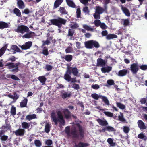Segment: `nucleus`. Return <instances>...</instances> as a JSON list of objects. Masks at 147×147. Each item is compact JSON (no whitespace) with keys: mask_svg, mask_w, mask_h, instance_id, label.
<instances>
[{"mask_svg":"<svg viewBox=\"0 0 147 147\" xmlns=\"http://www.w3.org/2000/svg\"><path fill=\"white\" fill-rule=\"evenodd\" d=\"M77 126L78 127L79 132L78 133L76 128L71 129L70 132V127L69 126L66 127L65 128V132L68 135L70 134L74 138L78 140H82L84 137V130L82 126L79 124H77Z\"/></svg>","mask_w":147,"mask_h":147,"instance_id":"obj_1","label":"nucleus"},{"mask_svg":"<svg viewBox=\"0 0 147 147\" xmlns=\"http://www.w3.org/2000/svg\"><path fill=\"white\" fill-rule=\"evenodd\" d=\"M57 114L58 116L57 118L56 116V113L54 111L52 112L51 114V117L55 124L56 125L58 122L63 126L65 125V121L64 119L61 112L59 110L57 111Z\"/></svg>","mask_w":147,"mask_h":147,"instance_id":"obj_2","label":"nucleus"},{"mask_svg":"<svg viewBox=\"0 0 147 147\" xmlns=\"http://www.w3.org/2000/svg\"><path fill=\"white\" fill-rule=\"evenodd\" d=\"M50 22L48 24L49 25H53L57 26L59 28H61L62 25H65L66 22V20L59 17L58 19H53L49 20Z\"/></svg>","mask_w":147,"mask_h":147,"instance_id":"obj_3","label":"nucleus"},{"mask_svg":"<svg viewBox=\"0 0 147 147\" xmlns=\"http://www.w3.org/2000/svg\"><path fill=\"white\" fill-rule=\"evenodd\" d=\"M85 47L88 49H92L94 47L98 48L100 47L99 43L96 41L93 40H89L85 42Z\"/></svg>","mask_w":147,"mask_h":147,"instance_id":"obj_4","label":"nucleus"},{"mask_svg":"<svg viewBox=\"0 0 147 147\" xmlns=\"http://www.w3.org/2000/svg\"><path fill=\"white\" fill-rule=\"evenodd\" d=\"M20 64L21 63L20 62H18L15 64L12 62H9L7 64H6V66H8V68L9 69L15 68L14 69L11 70L10 71L12 72L16 73L19 71L18 66L20 65Z\"/></svg>","mask_w":147,"mask_h":147,"instance_id":"obj_5","label":"nucleus"},{"mask_svg":"<svg viewBox=\"0 0 147 147\" xmlns=\"http://www.w3.org/2000/svg\"><path fill=\"white\" fill-rule=\"evenodd\" d=\"M72 74L74 76H77L79 74V70L76 67H68L65 74Z\"/></svg>","mask_w":147,"mask_h":147,"instance_id":"obj_6","label":"nucleus"},{"mask_svg":"<svg viewBox=\"0 0 147 147\" xmlns=\"http://www.w3.org/2000/svg\"><path fill=\"white\" fill-rule=\"evenodd\" d=\"M29 30L28 27L24 25H21L18 26L16 31L23 34L25 32H28Z\"/></svg>","mask_w":147,"mask_h":147,"instance_id":"obj_7","label":"nucleus"},{"mask_svg":"<svg viewBox=\"0 0 147 147\" xmlns=\"http://www.w3.org/2000/svg\"><path fill=\"white\" fill-rule=\"evenodd\" d=\"M60 92V96L63 99H65L67 98H69L72 95V93L71 92H66L64 90L61 91Z\"/></svg>","mask_w":147,"mask_h":147,"instance_id":"obj_8","label":"nucleus"},{"mask_svg":"<svg viewBox=\"0 0 147 147\" xmlns=\"http://www.w3.org/2000/svg\"><path fill=\"white\" fill-rule=\"evenodd\" d=\"M64 78L68 82H70L71 83L77 82L76 80V77L71 78L69 74H65L64 76Z\"/></svg>","mask_w":147,"mask_h":147,"instance_id":"obj_9","label":"nucleus"},{"mask_svg":"<svg viewBox=\"0 0 147 147\" xmlns=\"http://www.w3.org/2000/svg\"><path fill=\"white\" fill-rule=\"evenodd\" d=\"M130 69L133 74H136L139 69L137 63H134L130 66Z\"/></svg>","mask_w":147,"mask_h":147,"instance_id":"obj_10","label":"nucleus"},{"mask_svg":"<svg viewBox=\"0 0 147 147\" xmlns=\"http://www.w3.org/2000/svg\"><path fill=\"white\" fill-rule=\"evenodd\" d=\"M62 113L63 114L65 118L66 119L71 118V113L67 109H63Z\"/></svg>","mask_w":147,"mask_h":147,"instance_id":"obj_11","label":"nucleus"},{"mask_svg":"<svg viewBox=\"0 0 147 147\" xmlns=\"http://www.w3.org/2000/svg\"><path fill=\"white\" fill-rule=\"evenodd\" d=\"M32 45V42L31 41H28L25 43L21 46L19 45L20 47L22 50H26L29 49Z\"/></svg>","mask_w":147,"mask_h":147,"instance_id":"obj_12","label":"nucleus"},{"mask_svg":"<svg viewBox=\"0 0 147 147\" xmlns=\"http://www.w3.org/2000/svg\"><path fill=\"white\" fill-rule=\"evenodd\" d=\"M10 50L13 51V54H15L17 52L21 53L22 51L20 50V49L18 48L16 45H13L11 46Z\"/></svg>","mask_w":147,"mask_h":147,"instance_id":"obj_13","label":"nucleus"},{"mask_svg":"<svg viewBox=\"0 0 147 147\" xmlns=\"http://www.w3.org/2000/svg\"><path fill=\"white\" fill-rule=\"evenodd\" d=\"M96 121L99 125L102 126H106L108 124V122L105 119L102 120L100 118H98L96 120Z\"/></svg>","mask_w":147,"mask_h":147,"instance_id":"obj_14","label":"nucleus"},{"mask_svg":"<svg viewBox=\"0 0 147 147\" xmlns=\"http://www.w3.org/2000/svg\"><path fill=\"white\" fill-rule=\"evenodd\" d=\"M106 64L105 60L101 58H98L97 60L96 66H104Z\"/></svg>","mask_w":147,"mask_h":147,"instance_id":"obj_15","label":"nucleus"},{"mask_svg":"<svg viewBox=\"0 0 147 147\" xmlns=\"http://www.w3.org/2000/svg\"><path fill=\"white\" fill-rule=\"evenodd\" d=\"M25 130L22 129H19L14 132L16 136H23L25 133Z\"/></svg>","mask_w":147,"mask_h":147,"instance_id":"obj_16","label":"nucleus"},{"mask_svg":"<svg viewBox=\"0 0 147 147\" xmlns=\"http://www.w3.org/2000/svg\"><path fill=\"white\" fill-rule=\"evenodd\" d=\"M129 71L127 69H123L119 70L117 74L119 76L122 77L125 76L127 74H129Z\"/></svg>","mask_w":147,"mask_h":147,"instance_id":"obj_17","label":"nucleus"},{"mask_svg":"<svg viewBox=\"0 0 147 147\" xmlns=\"http://www.w3.org/2000/svg\"><path fill=\"white\" fill-rule=\"evenodd\" d=\"M137 123L139 128L141 130H144L146 129V127L145 124L142 120H139L137 122Z\"/></svg>","mask_w":147,"mask_h":147,"instance_id":"obj_18","label":"nucleus"},{"mask_svg":"<svg viewBox=\"0 0 147 147\" xmlns=\"http://www.w3.org/2000/svg\"><path fill=\"white\" fill-rule=\"evenodd\" d=\"M17 4L18 7L20 9H23L25 7L24 3L22 0H18Z\"/></svg>","mask_w":147,"mask_h":147,"instance_id":"obj_19","label":"nucleus"},{"mask_svg":"<svg viewBox=\"0 0 147 147\" xmlns=\"http://www.w3.org/2000/svg\"><path fill=\"white\" fill-rule=\"evenodd\" d=\"M75 33V30L71 29H69L68 30V33L67 34V36H70V40H74V37H72L74 35V34Z\"/></svg>","mask_w":147,"mask_h":147,"instance_id":"obj_20","label":"nucleus"},{"mask_svg":"<svg viewBox=\"0 0 147 147\" xmlns=\"http://www.w3.org/2000/svg\"><path fill=\"white\" fill-rule=\"evenodd\" d=\"M35 33L34 32L30 31L28 33H26L22 36L23 38H32L34 36Z\"/></svg>","mask_w":147,"mask_h":147,"instance_id":"obj_21","label":"nucleus"},{"mask_svg":"<svg viewBox=\"0 0 147 147\" xmlns=\"http://www.w3.org/2000/svg\"><path fill=\"white\" fill-rule=\"evenodd\" d=\"M9 27V26L7 23L3 21H0V29H3Z\"/></svg>","mask_w":147,"mask_h":147,"instance_id":"obj_22","label":"nucleus"},{"mask_svg":"<svg viewBox=\"0 0 147 147\" xmlns=\"http://www.w3.org/2000/svg\"><path fill=\"white\" fill-rule=\"evenodd\" d=\"M63 1V0H56L54 3L53 9H54L57 8Z\"/></svg>","mask_w":147,"mask_h":147,"instance_id":"obj_23","label":"nucleus"},{"mask_svg":"<svg viewBox=\"0 0 147 147\" xmlns=\"http://www.w3.org/2000/svg\"><path fill=\"white\" fill-rule=\"evenodd\" d=\"M90 145L89 144L87 143H84L80 142L77 144L75 145V147H87Z\"/></svg>","mask_w":147,"mask_h":147,"instance_id":"obj_24","label":"nucleus"},{"mask_svg":"<svg viewBox=\"0 0 147 147\" xmlns=\"http://www.w3.org/2000/svg\"><path fill=\"white\" fill-rule=\"evenodd\" d=\"M73 56L71 55H67L64 56H61L62 59H64L67 62H70L73 59Z\"/></svg>","mask_w":147,"mask_h":147,"instance_id":"obj_25","label":"nucleus"},{"mask_svg":"<svg viewBox=\"0 0 147 147\" xmlns=\"http://www.w3.org/2000/svg\"><path fill=\"white\" fill-rule=\"evenodd\" d=\"M9 45L8 43L7 44L0 49V57H1L5 53L7 48Z\"/></svg>","mask_w":147,"mask_h":147,"instance_id":"obj_26","label":"nucleus"},{"mask_svg":"<svg viewBox=\"0 0 147 147\" xmlns=\"http://www.w3.org/2000/svg\"><path fill=\"white\" fill-rule=\"evenodd\" d=\"M24 98V99L22 100L20 103V106L21 108L26 107L27 106L28 99L25 98Z\"/></svg>","mask_w":147,"mask_h":147,"instance_id":"obj_27","label":"nucleus"},{"mask_svg":"<svg viewBox=\"0 0 147 147\" xmlns=\"http://www.w3.org/2000/svg\"><path fill=\"white\" fill-rule=\"evenodd\" d=\"M36 118V115L35 114H33L26 115V120L30 121Z\"/></svg>","mask_w":147,"mask_h":147,"instance_id":"obj_28","label":"nucleus"},{"mask_svg":"<svg viewBox=\"0 0 147 147\" xmlns=\"http://www.w3.org/2000/svg\"><path fill=\"white\" fill-rule=\"evenodd\" d=\"M117 35L114 34H108L107 36L106 37V39L107 40H110L117 38Z\"/></svg>","mask_w":147,"mask_h":147,"instance_id":"obj_29","label":"nucleus"},{"mask_svg":"<svg viewBox=\"0 0 147 147\" xmlns=\"http://www.w3.org/2000/svg\"><path fill=\"white\" fill-rule=\"evenodd\" d=\"M104 11V9L99 6H97L95 12L100 14H102Z\"/></svg>","mask_w":147,"mask_h":147,"instance_id":"obj_30","label":"nucleus"},{"mask_svg":"<svg viewBox=\"0 0 147 147\" xmlns=\"http://www.w3.org/2000/svg\"><path fill=\"white\" fill-rule=\"evenodd\" d=\"M66 2L68 5L72 8H75L76 5L74 2L71 0H66Z\"/></svg>","mask_w":147,"mask_h":147,"instance_id":"obj_31","label":"nucleus"},{"mask_svg":"<svg viewBox=\"0 0 147 147\" xmlns=\"http://www.w3.org/2000/svg\"><path fill=\"white\" fill-rule=\"evenodd\" d=\"M2 128L3 129L5 130L6 131L10 130L11 129V127L10 125V124L7 123H6L5 125H3L2 127Z\"/></svg>","mask_w":147,"mask_h":147,"instance_id":"obj_32","label":"nucleus"},{"mask_svg":"<svg viewBox=\"0 0 147 147\" xmlns=\"http://www.w3.org/2000/svg\"><path fill=\"white\" fill-rule=\"evenodd\" d=\"M13 12L16 16L21 17L22 16L20 11L17 8H15L13 11Z\"/></svg>","mask_w":147,"mask_h":147,"instance_id":"obj_33","label":"nucleus"},{"mask_svg":"<svg viewBox=\"0 0 147 147\" xmlns=\"http://www.w3.org/2000/svg\"><path fill=\"white\" fill-rule=\"evenodd\" d=\"M112 69V67L108 66L107 67H102L101 68V71L103 73H109Z\"/></svg>","mask_w":147,"mask_h":147,"instance_id":"obj_34","label":"nucleus"},{"mask_svg":"<svg viewBox=\"0 0 147 147\" xmlns=\"http://www.w3.org/2000/svg\"><path fill=\"white\" fill-rule=\"evenodd\" d=\"M38 80L42 85H44L46 81L47 78L44 76H41L39 77Z\"/></svg>","mask_w":147,"mask_h":147,"instance_id":"obj_35","label":"nucleus"},{"mask_svg":"<svg viewBox=\"0 0 147 147\" xmlns=\"http://www.w3.org/2000/svg\"><path fill=\"white\" fill-rule=\"evenodd\" d=\"M122 9L126 16H129L130 15V13L129 10L125 7H122Z\"/></svg>","mask_w":147,"mask_h":147,"instance_id":"obj_36","label":"nucleus"},{"mask_svg":"<svg viewBox=\"0 0 147 147\" xmlns=\"http://www.w3.org/2000/svg\"><path fill=\"white\" fill-rule=\"evenodd\" d=\"M51 124L47 123L45 126V131L47 133H48L50 131L51 127Z\"/></svg>","mask_w":147,"mask_h":147,"instance_id":"obj_37","label":"nucleus"},{"mask_svg":"<svg viewBox=\"0 0 147 147\" xmlns=\"http://www.w3.org/2000/svg\"><path fill=\"white\" fill-rule=\"evenodd\" d=\"M107 142L110 146L112 147H114L116 145V143L113 142V140L111 138H108L107 140Z\"/></svg>","mask_w":147,"mask_h":147,"instance_id":"obj_38","label":"nucleus"},{"mask_svg":"<svg viewBox=\"0 0 147 147\" xmlns=\"http://www.w3.org/2000/svg\"><path fill=\"white\" fill-rule=\"evenodd\" d=\"M120 114L121 115L118 116V120L123 123H127L125 119L124 118L123 114L121 113H120Z\"/></svg>","mask_w":147,"mask_h":147,"instance_id":"obj_39","label":"nucleus"},{"mask_svg":"<svg viewBox=\"0 0 147 147\" xmlns=\"http://www.w3.org/2000/svg\"><path fill=\"white\" fill-rule=\"evenodd\" d=\"M21 125L22 127L24 129H28L30 126V124L26 122H22L21 124Z\"/></svg>","mask_w":147,"mask_h":147,"instance_id":"obj_40","label":"nucleus"},{"mask_svg":"<svg viewBox=\"0 0 147 147\" xmlns=\"http://www.w3.org/2000/svg\"><path fill=\"white\" fill-rule=\"evenodd\" d=\"M100 98L102 100V101L106 105H109V101L106 96H103L102 95Z\"/></svg>","mask_w":147,"mask_h":147,"instance_id":"obj_41","label":"nucleus"},{"mask_svg":"<svg viewBox=\"0 0 147 147\" xmlns=\"http://www.w3.org/2000/svg\"><path fill=\"white\" fill-rule=\"evenodd\" d=\"M138 137L139 138L142 139L145 141L147 140V137L142 133L139 134L138 135Z\"/></svg>","mask_w":147,"mask_h":147,"instance_id":"obj_42","label":"nucleus"},{"mask_svg":"<svg viewBox=\"0 0 147 147\" xmlns=\"http://www.w3.org/2000/svg\"><path fill=\"white\" fill-rule=\"evenodd\" d=\"M10 113L13 116L16 115V108L13 105L12 106L11 108Z\"/></svg>","mask_w":147,"mask_h":147,"instance_id":"obj_43","label":"nucleus"},{"mask_svg":"<svg viewBox=\"0 0 147 147\" xmlns=\"http://www.w3.org/2000/svg\"><path fill=\"white\" fill-rule=\"evenodd\" d=\"M102 95H98L96 93H94L91 94V96L94 99L98 100L99 98H100Z\"/></svg>","mask_w":147,"mask_h":147,"instance_id":"obj_44","label":"nucleus"},{"mask_svg":"<svg viewBox=\"0 0 147 147\" xmlns=\"http://www.w3.org/2000/svg\"><path fill=\"white\" fill-rule=\"evenodd\" d=\"M59 11L60 13L62 14H66L68 13L64 7H60Z\"/></svg>","mask_w":147,"mask_h":147,"instance_id":"obj_45","label":"nucleus"},{"mask_svg":"<svg viewBox=\"0 0 147 147\" xmlns=\"http://www.w3.org/2000/svg\"><path fill=\"white\" fill-rule=\"evenodd\" d=\"M83 27L88 31H93V28L86 24H84L83 25Z\"/></svg>","mask_w":147,"mask_h":147,"instance_id":"obj_46","label":"nucleus"},{"mask_svg":"<svg viewBox=\"0 0 147 147\" xmlns=\"http://www.w3.org/2000/svg\"><path fill=\"white\" fill-rule=\"evenodd\" d=\"M116 104L117 107L123 110L125 108V105L121 103L117 102Z\"/></svg>","mask_w":147,"mask_h":147,"instance_id":"obj_47","label":"nucleus"},{"mask_svg":"<svg viewBox=\"0 0 147 147\" xmlns=\"http://www.w3.org/2000/svg\"><path fill=\"white\" fill-rule=\"evenodd\" d=\"M34 143L36 147H40L42 144V143L39 140H35L34 141Z\"/></svg>","mask_w":147,"mask_h":147,"instance_id":"obj_48","label":"nucleus"},{"mask_svg":"<svg viewBox=\"0 0 147 147\" xmlns=\"http://www.w3.org/2000/svg\"><path fill=\"white\" fill-rule=\"evenodd\" d=\"M123 20V25L124 26H127L129 25L130 22L129 19H124Z\"/></svg>","mask_w":147,"mask_h":147,"instance_id":"obj_49","label":"nucleus"},{"mask_svg":"<svg viewBox=\"0 0 147 147\" xmlns=\"http://www.w3.org/2000/svg\"><path fill=\"white\" fill-rule=\"evenodd\" d=\"M107 131L109 132H115L116 131L115 129L113 127L111 126H106Z\"/></svg>","mask_w":147,"mask_h":147,"instance_id":"obj_50","label":"nucleus"},{"mask_svg":"<svg viewBox=\"0 0 147 147\" xmlns=\"http://www.w3.org/2000/svg\"><path fill=\"white\" fill-rule=\"evenodd\" d=\"M13 101L12 102V103H14L15 102L16 100L19 98V96L15 92L13 94Z\"/></svg>","mask_w":147,"mask_h":147,"instance_id":"obj_51","label":"nucleus"},{"mask_svg":"<svg viewBox=\"0 0 147 147\" xmlns=\"http://www.w3.org/2000/svg\"><path fill=\"white\" fill-rule=\"evenodd\" d=\"M104 113L109 117H112L113 116V113L109 111H104Z\"/></svg>","mask_w":147,"mask_h":147,"instance_id":"obj_52","label":"nucleus"},{"mask_svg":"<svg viewBox=\"0 0 147 147\" xmlns=\"http://www.w3.org/2000/svg\"><path fill=\"white\" fill-rule=\"evenodd\" d=\"M79 27L78 25L75 23L74 24H70V27L71 28V29H76Z\"/></svg>","mask_w":147,"mask_h":147,"instance_id":"obj_53","label":"nucleus"},{"mask_svg":"<svg viewBox=\"0 0 147 147\" xmlns=\"http://www.w3.org/2000/svg\"><path fill=\"white\" fill-rule=\"evenodd\" d=\"M94 24L96 27H98L101 24L100 20H96L94 21Z\"/></svg>","mask_w":147,"mask_h":147,"instance_id":"obj_54","label":"nucleus"},{"mask_svg":"<svg viewBox=\"0 0 147 147\" xmlns=\"http://www.w3.org/2000/svg\"><path fill=\"white\" fill-rule=\"evenodd\" d=\"M76 14L77 15V17L78 18H81V10L80 8H78L77 9Z\"/></svg>","mask_w":147,"mask_h":147,"instance_id":"obj_55","label":"nucleus"},{"mask_svg":"<svg viewBox=\"0 0 147 147\" xmlns=\"http://www.w3.org/2000/svg\"><path fill=\"white\" fill-rule=\"evenodd\" d=\"M42 53L45 56H47L49 54L47 48L46 47L43 49Z\"/></svg>","mask_w":147,"mask_h":147,"instance_id":"obj_56","label":"nucleus"},{"mask_svg":"<svg viewBox=\"0 0 147 147\" xmlns=\"http://www.w3.org/2000/svg\"><path fill=\"white\" fill-rule=\"evenodd\" d=\"M140 102L142 104H146V103H147V99H146V98H141L140 101Z\"/></svg>","mask_w":147,"mask_h":147,"instance_id":"obj_57","label":"nucleus"},{"mask_svg":"<svg viewBox=\"0 0 147 147\" xmlns=\"http://www.w3.org/2000/svg\"><path fill=\"white\" fill-rule=\"evenodd\" d=\"M100 14L98 13H96V12H95V13L93 14V16L95 19L99 20L100 18Z\"/></svg>","mask_w":147,"mask_h":147,"instance_id":"obj_58","label":"nucleus"},{"mask_svg":"<svg viewBox=\"0 0 147 147\" xmlns=\"http://www.w3.org/2000/svg\"><path fill=\"white\" fill-rule=\"evenodd\" d=\"M53 67L52 66L49 64H47L45 67V69H46L47 71H51Z\"/></svg>","mask_w":147,"mask_h":147,"instance_id":"obj_59","label":"nucleus"},{"mask_svg":"<svg viewBox=\"0 0 147 147\" xmlns=\"http://www.w3.org/2000/svg\"><path fill=\"white\" fill-rule=\"evenodd\" d=\"M8 136L7 135H3L0 137V139L2 141H5L8 139Z\"/></svg>","mask_w":147,"mask_h":147,"instance_id":"obj_60","label":"nucleus"},{"mask_svg":"<svg viewBox=\"0 0 147 147\" xmlns=\"http://www.w3.org/2000/svg\"><path fill=\"white\" fill-rule=\"evenodd\" d=\"M83 11L85 13V14H89V11L87 7L86 6L84 7L83 9Z\"/></svg>","mask_w":147,"mask_h":147,"instance_id":"obj_61","label":"nucleus"},{"mask_svg":"<svg viewBox=\"0 0 147 147\" xmlns=\"http://www.w3.org/2000/svg\"><path fill=\"white\" fill-rule=\"evenodd\" d=\"M130 130L129 127L126 126L123 127V131L126 134L128 133Z\"/></svg>","mask_w":147,"mask_h":147,"instance_id":"obj_62","label":"nucleus"},{"mask_svg":"<svg viewBox=\"0 0 147 147\" xmlns=\"http://www.w3.org/2000/svg\"><path fill=\"white\" fill-rule=\"evenodd\" d=\"M107 83L109 85H114L115 84L114 80L111 79L108 80L107 81Z\"/></svg>","mask_w":147,"mask_h":147,"instance_id":"obj_63","label":"nucleus"},{"mask_svg":"<svg viewBox=\"0 0 147 147\" xmlns=\"http://www.w3.org/2000/svg\"><path fill=\"white\" fill-rule=\"evenodd\" d=\"M45 143L47 145L50 146L53 143L52 141L50 139L45 141Z\"/></svg>","mask_w":147,"mask_h":147,"instance_id":"obj_64","label":"nucleus"}]
</instances>
